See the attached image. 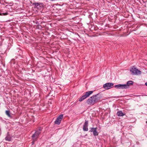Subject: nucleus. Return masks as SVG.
I'll return each instance as SVG.
<instances>
[{"label":"nucleus","instance_id":"10","mask_svg":"<svg viewBox=\"0 0 147 147\" xmlns=\"http://www.w3.org/2000/svg\"><path fill=\"white\" fill-rule=\"evenodd\" d=\"M6 115L9 117L11 118L12 116L10 115V111L9 110H6L5 112Z\"/></svg>","mask_w":147,"mask_h":147},{"label":"nucleus","instance_id":"8","mask_svg":"<svg viewBox=\"0 0 147 147\" xmlns=\"http://www.w3.org/2000/svg\"><path fill=\"white\" fill-rule=\"evenodd\" d=\"M88 121H86L83 127V129L84 131H87L88 130Z\"/></svg>","mask_w":147,"mask_h":147},{"label":"nucleus","instance_id":"6","mask_svg":"<svg viewBox=\"0 0 147 147\" xmlns=\"http://www.w3.org/2000/svg\"><path fill=\"white\" fill-rule=\"evenodd\" d=\"M63 117V114H61L59 115L55 121V124L58 125L60 124Z\"/></svg>","mask_w":147,"mask_h":147},{"label":"nucleus","instance_id":"9","mask_svg":"<svg viewBox=\"0 0 147 147\" xmlns=\"http://www.w3.org/2000/svg\"><path fill=\"white\" fill-rule=\"evenodd\" d=\"M92 131L93 135L94 136H97L98 135V133L96 131V128L92 127Z\"/></svg>","mask_w":147,"mask_h":147},{"label":"nucleus","instance_id":"16","mask_svg":"<svg viewBox=\"0 0 147 147\" xmlns=\"http://www.w3.org/2000/svg\"><path fill=\"white\" fill-rule=\"evenodd\" d=\"M7 14V13H0V15L2 16V15H6Z\"/></svg>","mask_w":147,"mask_h":147},{"label":"nucleus","instance_id":"1","mask_svg":"<svg viewBox=\"0 0 147 147\" xmlns=\"http://www.w3.org/2000/svg\"><path fill=\"white\" fill-rule=\"evenodd\" d=\"M101 96L99 94L92 96V104L98 102L101 98Z\"/></svg>","mask_w":147,"mask_h":147},{"label":"nucleus","instance_id":"18","mask_svg":"<svg viewBox=\"0 0 147 147\" xmlns=\"http://www.w3.org/2000/svg\"><path fill=\"white\" fill-rule=\"evenodd\" d=\"M145 84L146 86H147V82L145 83Z\"/></svg>","mask_w":147,"mask_h":147},{"label":"nucleus","instance_id":"15","mask_svg":"<svg viewBox=\"0 0 147 147\" xmlns=\"http://www.w3.org/2000/svg\"><path fill=\"white\" fill-rule=\"evenodd\" d=\"M35 6H38V5H41L42 3H34V4Z\"/></svg>","mask_w":147,"mask_h":147},{"label":"nucleus","instance_id":"13","mask_svg":"<svg viewBox=\"0 0 147 147\" xmlns=\"http://www.w3.org/2000/svg\"><path fill=\"white\" fill-rule=\"evenodd\" d=\"M117 115L118 116H123L125 115V114L123 113L121 111L118 112L117 113Z\"/></svg>","mask_w":147,"mask_h":147},{"label":"nucleus","instance_id":"3","mask_svg":"<svg viewBox=\"0 0 147 147\" xmlns=\"http://www.w3.org/2000/svg\"><path fill=\"white\" fill-rule=\"evenodd\" d=\"M91 94H92V91L86 92L84 95L83 96L79 98V101L80 102L82 101L87 97H88Z\"/></svg>","mask_w":147,"mask_h":147},{"label":"nucleus","instance_id":"2","mask_svg":"<svg viewBox=\"0 0 147 147\" xmlns=\"http://www.w3.org/2000/svg\"><path fill=\"white\" fill-rule=\"evenodd\" d=\"M41 129H39L38 130L36 131L34 134L32 136V140H36V139L38 138V136L41 132Z\"/></svg>","mask_w":147,"mask_h":147},{"label":"nucleus","instance_id":"4","mask_svg":"<svg viewBox=\"0 0 147 147\" xmlns=\"http://www.w3.org/2000/svg\"><path fill=\"white\" fill-rule=\"evenodd\" d=\"M130 71L133 75H138L141 74V71L135 67H133L130 69Z\"/></svg>","mask_w":147,"mask_h":147},{"label":"nucleus","instance_id":"7","mask_svg":"<svg viewBox=\"0 0 147 147\" xmlns=\"http://www.w3.org/2000/svg\"><path fill=\"white\" fill-rule=\"evenodd\" d=\"M115 87L117 89H126L127 88V86L125 84H119L115 86Z\"/></svg>","mask_w":147,"mask_h":147},{"label":"nucleus","instance_id":"5","mask_svg":"<svg viewBox=\"0 0 147 147\" xmlns=\"http://www.w3.org/2000/svg\"><path fill=\"white\" fill-rule=\"evenodd\" d=\"M114 84L111 83H107L104 84L103 86V88L105 90H107L111 88L113 86Z\"/></svg>","mask_w":147,"mask_h":147},{"label":"nucleus","instance_id":"11","mask_svg":"<svg viewBox=\"0 0 147 147\" xmlns=\"http://www.w3.org/2000/svg\"><path fill=\"white\" fill-rule=\"evenodd\" d=\"M133 84V81H128L127 83V84H126V85H127V88H129V86H130V85H132Z\"/></svg>","mask_w":147,"mask_h":147},{"label":"nucleus","instance_id":"12","mask_svg":"<svg viewBox=\"0 0 147 147\" xmlns=\"http://www.w3.org/2000/svg\"><path fill=\"white\" fill-rule=\"evenodd\" d=\"M89 105H91L92 103V96L90 97L88 99L86 102Z\"/></svg>","mask_w":147,"mask_h":147},{"label":"nucleus","instance_id":"14","mask_svg":"<svg viewBox=\"0 0 147 147\" xmlns=\"http://www.w3.org/2000/svg\"><path fill=\"white\" fill-rule=\"evenodd\" d=\"M5 139L6 141H10L11 140V138L9 135H7V136L5 137Z\"/></svg>","mask_w":147,"mask_h":147},{"label":"nucleus","instance_id":"17","mask_svg":"<svg viewBox=\"0 0 147 147\" xmlns=\"http://www.w3.org/2000/svg\"><path fill=\"white\" fill-rule=\"evenodd\" d=\"M33 140V141L32 142V145H33L34 144V142L36 141V140Z\"/></svg>","mask_w":147,"mask_h":147}]
</instances>
